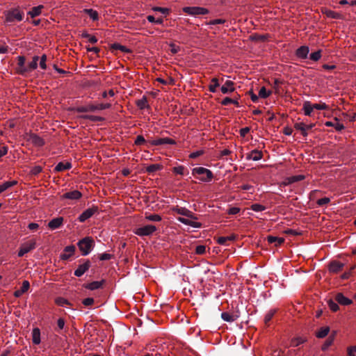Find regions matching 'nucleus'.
<instances>
[{
	"label": "nucleus",
	"instance_id": "nucleus-1",
	"mask_svg": "<svg viewBox=\"0 0 356 356\" xmlns=\"http://www.w3.org/2000/svg\"><path fill=\"white\" fill-rule=\"evenodd\" d=\"M4 22L10 26L17 22H22L24 18V12L22 7L17 6L6 10L4 13Z\"/></svg>",
	"mask_w": 356,
	"mask_h": 356
},
{
	"label": "nucleus",
	"instance_id": "nucleus-2",
	"mask_svg": "<svg viewBox=\"0 0 356 356\" xmlns=\"http://www.w3.org/2000/svg\"><path fill=\"white\" fill-rule=\"evenodd\" d=\"M192 175L201 181L209 182L213 178V172L205 168L197 167L192 170Z\"/></svg>",
	"mask_w": 356,
	"mask_h": 356
},
{
	"label": "nucleus",
	"instance_id": "nucleus-3",
	"mask_svg": "<svg viewBox=\"0 0 356 356\" xmlns=\"http://www.w3.org/2000/svg\"><path fill=\"white\" fill-rule=\"evenodd\" d=\"M77 245L83 256L89 254L95 246V241L92 237L86 236L81 239Z\"/></svg>",
	"mask_w": 356,
	"mask_h": 356
},
{
	"label": "nucleus",
	"instance_id": "nucleus-4",
	"mask_svg": "<svg viewBox=\"0 0 356 356\" xmlns=\"http://www.w3.org/2000/svg\"><path fill=\"white\" fill-rule=\"evenodd\" d=\"M183 11L191 16L204 15L209 13V10L202 7H184Z\"/></svg>",
	"mask_w": 356,
	"mask_h": 356
},
{
	"label": "nucleus",
	"instance_id": "nucleus-5",
	"mask_svg": "<svg viewBox=\"0 0 356 356\" xmlns=\"http://www.w3.org/2000/svg\"><path fill=\"white\" fill-rule=\"evenodd\" d=\"M157 230L156 226L152 225H147L143 227L137 228L134 233L140 236H151L154 232Z\"/></svg>",
	"mask_w": 356,
	"mask_h": 356
},
{
	"label": "nucleus",
	"instance_id": "nucleus-6",
	"mask_svg": "<svg viewBox=\"0 0 356 356\" xmlns=\"http://www.w3.org/2000/svg\"><path fill=\"white\" fill-rule=\"evenodd\" d=\"M172 211L179 215L188 217L193 220L198 219V218L194 213H193L191 211L188 210L185 207H179L177 206L176 207L173 208Z\"/></svg>",
	"mask_w": 356,
	"mask_h": 356
},
{
	"label": "nucleus",
	"instance_id": "nucleus-7",
	"mask_svg": "<svg viewBox=\"0 0 356 356\" xmlns=\"http://www.w3.org/2000/svg\"><path fill=\"white\" fill-rule=\"evenodd\" d=\"M98 211V207L97 206H92L85 210L78 218V220L81 222H85L86 220L92 217L95 213Z\"/></svg>",
	"mask_w": 356,
	"mask_h": 356
},
{
	"label": "nucleus",
	"instance_id": "nucleus-8",
	"mask_svg": "<svg viewBox=\"0 0 356 356\" xmlns=\"http://www.w3.org/2000/svg\"><path fill=\"white\" fill-rule=\"evenodd\" d=\"M90 266V261L88 259L85 260L84 263L78 266L77 269L74 270V275L76 277H81L86 271L88 270Z\"/></svg>",
	"mask_w": 356,
	"mask_h": 356
},
{
	"label": "nucleus",
	"instance_id": "nucleus-9",
	"mask_svg": "<svg viewBox=\"0 0 356 356\" xmlns=\"http://www.w3.org/2000/svg\"><path fill=\"white\" fill-rule=\"evenodd\" d=\"M343 267L344 264L339 261L334 260L330 261V264H328V270L331 273L337 274L341 272L343 270Z\"/></svg>",
	"mask_w": 356,
	"mask_h": 356
},
{
	"label": "nucleus",
	"instance_id": "nucleus-10",
	"mask_svg": "<svg viewBox=\"0 0 356 356\" xmlns=\"http://www.w3.org/2000/svg\"><path fill=\"white\" fill-rule=\"evenodd\" d=\"M35 241H31L28 243H25L22 245V247L19 248V250L18 252V257H22L25 254L29 252L32 250L35 249Z\"/></svg>",
	"mask_w": 356,
	"mask_h": 356
},
{
	"label": "nucleus",
	"instance_id": "nucleus-11",
	"mask_svg": "<svg viewBox=\"0 0 356 356\" xmlns=\"http://www.w3.org/2000/svg\"><path fill=\"white\" fill-rule=\"evenodd\" d=\"M27 140L37 147H42L44 145V140L35 134H31L28 136Z\"/></svg>",
	"mask_w": 356,
	"mask_h": 356
},
{
	"label": "nucleus",
	"instance_id": "nucleus-12",
	"mask_svg": "<svg viewBox=\"0 0 356 356\" xmlns=\"http://www.w3.org/2000/svg\"><path fill=\"white\" fill-rule=\"evenodd\" d=\"M81 197H82V193L77 190H74V191L67 192V193H64L60 197V198H61V200L69 199V200H77L80 199Z\"/></svg>",
	"mask_w": 356,
	"mask_h": 356
},
{
	"label": "nucleus",
	"instance_id": "nucleus-13",
	"mask_svg": "<svg viewBox=\"0 0 356 356\" xmlns=\"http://www.w3.org/2000/svg\"><path fill=\"white\" fill-rule=\"evenodd\" d=\"M75 250L76 248L73 245L66 246L63 250V253L60 254V259L63 260H68L70 257L74 254Z\"/></svg>",
	"mask_w": 356,
	"mask_h": 356
},
{
	"label": "nucleus",
	"instance_id": "nucleus-14",
	"mask_svg": "<svg viewBox=\"0 0 356 356\" xmlns=\"http://www.w3.org/2000/svg\"><path fill=\"white\" fill-rule=\"evenodd\" d=\"M17 72L19 74L24 75L26 73V69L24 65L26 58L23 56H19L17 57Z\"/></svg>",
	"mask_w": 356,
	"mask_h": 356
},
{
	"label": "nucleus",
	"instance_id": "nucleus-15",
	"mask_svg": "<svg viewBox=\"0 0 356 356\" xmlns=\"http://www.w3.org/2000/svg\"><path fill=\"white\" fill-rule=\"evenodd\" d=\"M105 284V280H102L101 281H94L88 284H84L83 287L85 289L94 291L100 288H102L104 284Z\"/></svg>",
	"mask_w": 356,
	"mask_h": 356
},
{
	"label": "nucleus",
	"instance_id": "nucleus-16",
	"mask_svg": "<svg viewBox=\"0 0 356 356\" xmlns=\"http://www.w3.org/2000/svg\"><path fill=\"white\" fill-rule=\"evenodd\" d=\"M150 143L152 145H162L165 144L175 145L176 144V142L173 139L169 138H163L152 140Z\"/></svg>",
	"mask_w": 356,
	"mask_h": 356
},
{
	"label": "nucleus",
	"instance_id": "nucleus-17",
	"mask_svg": "<svg viewBox=\"0 0 356 356\" xmlns=\"http://www.w3.org/2000/svg\"><path fill=\"white\" fill-rule=\"evenodd\" d=\"M30 287L29 282L27 280H24L22 282V286L21 288L18 290H16L14 292V296L15 298H19L21 297L24 293H26Z\"/></svg>",
	"mask_w": 356,
	"mask_h": 356
},
{
	"label": "nucleus",
	"instance_id": "nucleus-18",
	"mask_svg": "<svg viewBox=\"0 0 356 356\" xmlns=\"http://www.w3.org/2000/svg\"><path fill=\"white\" fill-rule=\"evenodd\" d=\"M44 6L39 5L38 6L33 7L29 11L27 12V15L30 16L31 18L33 19L41 15Z\"/></svg>",
	"mask_w": 356,
	"mask_h": 356
},
{
	"label": "nucleus",
	"instance_id": "nucleus-19",
	"mask_svg": "<svg viewBox=\"0 0 356 356\" xmlns=\"http://www.w3.org/2000/svg\"><path fill=\"white\" fill-rule=\"evenodd\" d=\"M309 52V47L303 45V46H301L300 47H299L296 50V56H298L300 58L305 59L307 58Z\"/></svg>",
	"mask_w": 356,
	"mask_h": 356
},
{
	"label": "nucleus",
	"instance_id": "nucleus-20",
	"mask_svg": "<svg viewBox=\"0 0 356 356\" xmlns=\"http://www.w3.org/2000/svg\"><path fill=\"white\" fill-rule=\"evenodd\" d=\"M335 301L341 305H349L353 303V300L345 297L342 293H337L335 296Z\"/></svg>",
	"mask_w": 356,
	"mask_h": 356
},
{
	"label": "nucleus",
	"instance_id": "nucleus-21",
	"mask_svg": "<svg viewBox=\"0 0 356 356\" xmlns=\"http://www.w3.org/2000/svg\"><path fill=\"white\" fill-rule=\"evenodd\" d=\"M234 82L232 81H226L225 84L220 88V90L223 94H227L234 91Z\"/></svg>",
	"mask_w": 356,
	"mask_h": 356
},
{
	"label": "nucleus",
	"instance_id": "nucleus-22",
	"mask_svg": "<svg viewBox=\"0 0 356 356\" xmlns=\"http://www.w3.org/2000/svg\"><path fill=\"white\" fill-rule=\"evenodd\" d=\"M63 222V217H58L52 219L48 224V227L51 229H56L59 228L62 225Z\"/></svg>",
	"mask_w": 356,
	"mask_h": 356
},
{
	"label": "nucleus",
	"instance_id": "nucleus-23",
	"mask_svg": "<svg viewBox=\"0 0 356 356\" xmlns=\"http://www.w3.org/2000/svg\"><path fill=\"white\" fill-rule=\"evenodd\" d=\"M263 154L261 151L254 149L247 155L248 160L259 161L261 159Z\"/></svg>",
	"mask_w": 356,
	"mask_h": 356
},
{
	"label": "nucleus",
	"instance_id": "nucleus-24",
	"mask_svg": "<svg viewBox=\"0 0 356 356\" xmlns=\"http://www.w3.org/2000/svg\"><path fill=\"white\" fill-rule=\"evenodd\" d=\"M178 220L184 225H190L195 228H200L202 227V224L200 222H194L185 218H178Z\"/></svg>",
	"mask_w": 356,
	"mask_h": 356
},
{
	"label": "nucleus",
	"instance_id": "nucleus-25",
	"mask_svg": "<svg viewBox=\"0 0 356 356\" xmlns=\"http://www.w3.org/2000/svg\"><path fill=\"white\" fill-rule=\"evenodd\" d=\"M163 168V165L161 164H152L145 168V172L149 175H153L158 170H161Z\"/></svg>",
	"mask_w": 356,
	"mask_h": 356
},
{
	"label": "nucleus",
	"instance_id": "nucleus-26",
	"mask_svg": "<svg viewBox=\"0 0 356 356\" xmlns=\"http://www.w3.org/2000/svg\"><path fill=\"white\" fill-rule=\"evenodd\" d=\"M238 316L236 314H229L228 312H222L221 318L223 321L227 322H234L238 318Z\"/></svg>",
	"mask_w": 356,
	"mask_h": 356
},
{
	"label": "nucleus",
	"instance_id": "nucleus-27",
	"mask_svg": "<svg viewBox=\"0 0 356 356\" xmlns=\"http://www.w3.org/2000/svg\"><path fill=\"white\" fill-rule=\"evenodd\" d=\"M72 168V164L69 162H67L66 163H64L63 162L58 163L55 168L54 171L56 172H62L66 170H69Z\"/></svg>",
	"mask_w": 356,
	"mask_h": 356
},
{
	"label": "nucleus",
	"instance_id": "nucleus-28",
	"mask_svg": "<svg viewBox=\"0 0 356 356\" xmlns=\"http://www.w3.org/2000/svg\"><path fill=\"white\" fill-rule=\"evenodd\" d=\"M39 60V56H34L33 57V60L29 63L28 66L26 67V73L31 72L34 70H35L38 67V62Z\"/></svg>",
	"mask_w": 356,
	"mask_h": 356
},
{
	"label": "nucleus",
	"instance_id": "nucleus-29",
	"mask_svg": "<svg viewBox=\"0 0 356 356\" xmlns=\"http://www.w3.org/2000/svg\"><path fill=\"white\" fill-rule=\"evenodd\" d=\"M32 340L34 344L40 343V330L38 327L33 328L32 331Z\"/></svg>",
	"mask_w": 356,
	"mask_h": 356
},
{
	"label": "nucleus",
	"instance_id": "nucleus-30",
	"mask_svg": "<svg viewBox=\"0 0 356 356\" xmlns=\"http://www.w3.org/2000/svg\"><path fill=\"white\" fill-rule=\"evenodd\" d=\"M322 12L325 14L327 17L332 19H341V15L339 13H335L331 10H328L327 8H323Z\"/></svg>",
	"mask_w": 356,
	"mask_h": 356
},
{
	"label": "nucleus",
	"instance_id": "nucleus-31",
	"mask_svg": "<svg viewBox=\"0 0 356 356\" xmlns=\"http://www.w3.org/2000/svg\"><path fill=\"white\" fill-rule=\"evenodd\" d=\"M267 240L269 243H274L276 246L280 245L284 242V238L273 236H268Z\"/></svg>",
	"mask_w": 356,
	"mask_h": 356
},
{
	"label": "nucleus",
	"instance_id": "nucleus-32",
	"mask_svg": "<svg viewBox=\"0 0 356 356\" xmlns=\"http://www.w3.org/2000/svg\"><path fill=\"white\" fill-rule=\"evenodd\" d=\"M294 128L300 131L304 137L308 136V132L306 131V124L303 122H298L294 124Z\"/></svg>",
	"mask_w": 356,
	"mask_h": 356
},
{
	"label": "nucleus",
	"instance_id": "nucleus-33",
	"mask_svg": "<svg viewBox=\"0 0 356 356\" xmlns=\"http://www.w3.org/2000/svg\"><path fill=\"white\" fill-rule=\"evenodd\" d=\"M17 184V181L15 180L4 182L1 185H0V193L5 191L8 188L16 185Z\"/></svg>",
	"mask_w": 356,
	"mask_h": 356
},
{
	"label": "nucleus",
	"instance_id": "nucleus-34",
	"mask_svg": "<svg viewBox=\"0 0 356 356\" xmlns=\"http://www.w3.org/2000/svg\"><path fill=\"white\" fill-rule=\"evenodd\" d=\"M112 50H120L122 52L130 53L131 50L127 48L125 46L121 45L119 43H113L111 46Z\"/></svg>",
	"mask_w": 356,
	"mask_h": 356
},
{
	"label": "nucleus",
	"instance_id": "nucleus-35",
	"mask_svg": "<svg viewBox=\"0 0 356 356\" xmlns=\"http://www.w3.org/2000/svg\"><path fill=\"white\" fill-rule=\"evenodd\" d=\"M211 83L209 86V91L211 92H216V88L220 86L219 79L214 77L211 81Z\"/></svg>",
	"mask_w": 356,
	"mask_h": 356
},
{
	"label": "nucleus",
	"instance_id": "nucleus-36",
	"mask_svg": "<svg viewBox=\"0 0 356 356\" xmlns=\"http://www.w3.org/2000/svg\"><path fill=\"white\" fill-rule=\"evenodd\" d=\"M303 110L306 115L310 116L314 110L313 105L309 102H305L303 104Z\"/></svg>",
	"mask_w": 356,
	"mask_h": 356
},
{
	"label": "nucleus",
	"instance_id": "nucleus-37",
	"mask_svg": "<svg viewBox=\"0 0 356 356\" xmlns=\"http://www.w3.org/2000/svg\"><path fill=\"white\" fill-rule=\"evenodd\" d=\"M136 105L140 109H144L149 107L147 98L145 96H143L140 99L137 100Z\"/></svg>",
	"mask_w": 356,
	"mask_h": 356
},
{
	"label": "nucleus",
	"instance_id": "nucleus-38",
	"mask_svg": "<svg viewBox=\"0 0 356 356\" xmlns=\"http://www.w3.org/2000/svg\"><path fill=\"white\" fill-rule=\"evenodd\" d=\"M172 172L174 173H176V174H178V175H184L186 174H187V175L188 174V171L183 165H179V166H177V167H174L172 168Z\"/></svg>",
	"mask_w": 356,
	"mask_h": 356
},
{
	"label": "nucleus",
	"instance_id": "nucleus-39",
	"mask_svg": "<svg viewBox=\"0 0 356 356\" xmlns=\"http://www.w3.org/2000/svg\"><path fill=\"white\" fill-rule=\"evenodd\" d=\"M330 332V327H321L318 332L316 333V337L318 338H324Z\"/></svg>",
	"mask_w": 356,
	"mask_h": 356
},
{
	"label": "nucleus",
	"instance_id": "nucleus-40",
	"mask_svg": "<svg viewBox=\"0 0 356 356\" xmlns=\"http://www.w3.org/2000/svg\"><path fill=\"white\" fill-rule=\"evenodd\" d=\"M84 12L87 13L93 21L99 19V15L96 10L92 9H85Z\"/></svg>",
	"mask_w": 356,
	"mask_h": 356
},
{
	"label": "nucleus",
	"instance_id": "nucleus-41",
	"mask_svg": "<svg viewBox=\"0 0 356 356\" xmlns=\"http://www.w3.org/2000/svg\"><path fill=\"white\" fill-rule=\"evenodd\" d=\"M305 341H306V339H305V338L296 337L291 340V346L296 347V346H298L299 345L303 343Z\"/></svg>",
	"mask_w": 356,
	"mask_h": 356
},
{
	"label": "nucleus",
	"instance_id": "nucleus-42",
	"mask_svg": "<svg viewBox=\"0 0 356 356\" xmlns=\"http://www.w3.org/2000/svg\"><path fill=\"white\" fill-rule=\"evenodd\" d=\"M275 312H276L275 309H271L265 315L264 323L266 325H268V323L271 321V319L273 318Z\"/></svg>",
	"mask_w": 356,
	"mask_h": 356
},
{
	"label": "nucleus",
	"instance_id": "nucleus-43",
	"mask_svg": "<svg viewBox=\"0 0 356 356\" xmlns=\"http://www.w3.org/2000/svg\"><path fill=\"white\" fill-rule=\"evenodd\" d=\"M271 94V91L267 90L265 87H262L259 92V97L261 98H267Z\"/></svg>",
	"mask_w": 356,
	"mask_h": 356
},
{
	"label": "nucleus",
	"instance_id": "nucleus-44",
	"mask_svg": "<svg viewBox=\"0 0 356 356\" xmlns=\"http://www.w3.org/2000/svg\"><path fill=\"white\" fill-rule=\"evenodd\" d=\"M145 218L148 220L154 221V222H159L162 219L161 216H159L158 214H149V215L146 214Z\"/></svg>",
	"mask_w": 356,
	"mask_h": 356
},
{
	"label": "nucleus",
	"instance_id": "nucleus-45",
	"mask_svg": "<svg viewBox=\"0 0 356 356\" xmlns=\"http://www.w3.org/2000/svg\"><path fill=\"white\" fill-rule=\"evenodd\" d=\"M90 106L94 107V111L96 110H104L109 108L111 106V104L110 103L107 104H99L97 105H90Z\"/></svg>",
	"mask_w": 356,
	"mask_h": 356
},
{
	"label": "nucleus",
	"instance_id": "nucleus-46",
	"mask_svg": "<svg viewBox=\"0 0 356 356\" xmlns=\"http://www.w3.org/2000/svg\"><path fill=\"white\" fill-rule=\"evenodd\" d=\"M333 341L334 336H330L323 343L322 350L324 351L326 350L332 344Z\"/></svg>",
	"mask_w": 356,
	"mask_h": 356
},
{
	"label": "nucleus",
	"instance_id": "nucleus-47",
	"mask_svg": "<svg viewBox=\"0 0 356 356\" xmlns=\"http://www.w3.org/2000/svg\"><path fill=\"white\" fill-rule=\"evenodd\" d=\"M56 303L60 307L70 305V302L67 299L62 297L57 298L56 299Z\"/></svg>",
	"mask_w": 356,
	"mask_h": 356
},
{
	"label": "nucleus",
	"instance_id": "nucleus-48",
	"mask_svg": "<svg viewBox=\"0 0 356 356\" xmlns=\"http://www.w3.org/2000/svg\"><path fill=\"white\" fill-rule=\"evenodd\" d=\"M83 118L86 120H90L92 122H101L104 120V118H102V117L96 116V115H84V116H83Z\"/></svg>",
	"mask_w": 356,
	"mask_h": 356
},
{
	"label": "nucleus",
	"instance_id": "nucleus-49",
	"mask_svg": "<svg viewBox=\"0 0 356 356\" xmlns=\"http://www.w3.org/2000/svg\"><path fill=\"white\" fill-rule=\"evenodd\" d=\"M147 19L151 23H155L157 24H162L163 23V19L162 18H158L156 19L153 15H148Z\"/></svg>",
	"mask_w": 356,
	"mask_h": 356
},
{
	"label": "nucleus",
	"instance_id": "nucleus-50",
	"mask_svg": "<svg viewBox=\"0 0 356 356\" xmlns=\"http://www.w3.org/2000/svg\"><path fill=\"white\" fill-rule=\"evenodd\" d=\"M321 57V50L312 53L309 56L311 60L318 61Z\"/></svg>",
	"mask_w": 356,
	"mask_h": 356
},
{
	"label": "nucleus",
	"instance_id": "nucleus-51",
	"mask_svg": "<svg viewBox=\"0 0 356 356\" xmlns=\"http://www.w3.org/2000/svg\"><path fill=\"white\" fill-rule=\"evenodd\" d=\"M327 304L332 312H337L339 309L338 304L332 300H329Z\"/></svg>",
	"mask_w": 356,
	"mask_h": 356
},
{
	"label": "nucleus",
	"instance_id": "nucleus-52",
	"mask_svg": "<svg viewBox=\"0 0 356 356\" xmlns=\"http://www.w3.org/2000/svg\"><path fill=\"white\" fill-rule=\"evenodd\" d=\"M251 209L254 211L259 212L266 209V207L259 204H253L251 206Z\"/></svg>",
	"mask_w": 356,
	"mask_h": 356
},
{
	"label": "nucleus",
	"instance_id": "nucleus-53",
	"mask_svg": "<svg viewBox=\"0 0 356 356\" xmlns=\"http://www.w3.org/2000/svg\"><path fill=\"white\" fill-rule=\"evenodd\" d=\"M217 242L221 245H228L229 238L226 236H220L217 238Z\"/></svg>",
	"mask_w": 356,
	"mask_h": 356
},
{
	"label": "nucleus",
	"instance_id": "nucleus-54",
	"mask_svg": "<svg viewBox=\"0 0 356 356\" xmlns=\"http://www.w3.org/2000/svg\"><path fill=\"white\" fill-rule=\"evenodd\" d=\"M304 179H305L304 175H299L292 176L291 177L289 178V180L290 183H293V182L302 181Z\"/></svg>",
	"mask_w": 356,
	"mask_h": 356
},
{
	"label": "nucleus",
	"instance_id": "nucleus-55",
	"mask_svg": "<svg viewBox=\"0 0 356 356\" xmlns=\"http://www.w3.org/2000/svg\"><path fill=\"white\" fill-rule=\"evenodd\" d=\"M312 105H313L314 109L315 108L317 110H326L328 108V106L326 105V104H325V103L314 104Z\"/></svg>",
	"mask_w": 356,
	"mask_h": 356
},
{
	"label": "nucleus",
	"instance_id": "nucleus-56",
	"mask_svg": "<svg viewBox=\"0 0 356 356\" xmlns=\"http://www.w3.org/2000/svg\"><path fill=\"white\" fill-rule=\"evenodd\" d=\"M146 143L145 139L141 135H138L135 140V145H142Z\"/></svg>",
	"mask_w": 356,
	"mask_h": 356
},
{
	"label": "nucleus",
	"instance_id": "nucleus-57",
	"mask_svg": "<svg viewBox=\"0 0 356 356\" xmlns=\"http://www.w3.org/2000/svg\"><path fill=\"white\" fill-rule=\"evenodd\" d=\"M206 252V247L203 245H197L195 248V253L197 254H203Z\"/></svg>",
	"mask_w": 356,
	"mask_h": 356
},
{
	"label": "nucleus",
	"instance_id": "nucleus-58",
	"mask_svg": "<svg viewBox=\"0 0 356 356\" xmlns=\"http://www.w3.org/2000/svg\"><path fill=\"white\" fill-rule=\"evenodd\" d=\"M330 200L329 197H325L317 200L318 206H324L330 202Z\"/></svg>",
	"mask_w": 356,
	"mask_h": 356
},
{
	"label": "nucleus",
	"instance_id": "nucleus-59",
	"mask_svg": "<svg viewBox=\"0 0 356 356\" xmlns=\"http://www.w3.org/2000/svg\"><path fill=\"white\" fill-rule=\"evenodd\" d=\"M46 60H47V56L45 54H43L41 56L40 61V67L42 70H45L47 68Z\"/></svg>",
	"mask_w": 356,
	"mask_h": 356
},
{
	"label": "nucleus",
	"instance_id": "nucleus-60",
	"mask_svg": "<svg viewBox=\"0 0 356 356\" xmlns=\"http://www.w3.org/2000/svg\"><path fill=\"white\" fill-rule=\"evenodd\" d=\"M42 170V168L41 166L40 165H36V166H34L31 170V173L33 175H38L39 173H40Z\"/></svg>",
	"mask_w": 356,
	"mask_h": 356
},
{
	"label": "nucleus",
	"instance_id": "nucleus-61",
	"mask_svg": "<svg viewBox=\"0 0 356 356\" xmlns=\"http://www.w3.org/2000/svg\"><path fill=\"white\" fill-rule=\"evenodd\" d=\"M113 257V256L112 254L105 252V253L101 254L99 256V259L101 261H106V260L111 259Z\"/></svg>",
	"mask_w": 356,
	"mask_h": 356
},
{
	"label": "nucleus",
	"instance_id": "nucleus-62",
	"mask_svg": "<svg viewBox=\"0 0 356 356\" xmlns=\"http://www.w3.org/2000/svg\"><path fill=\"white\" fill-rule=\"evenodd\" d=\"M240 211V209L236 207H231L227 210L229 215H236Z\"/></svg>",
	"mask_w": 356,
	"mask_h": 356
},
{
	"label": "nucleus",
	"instance_id": "nucleus-63",
	"mask_svg": "<svg viewBox=\"0 0 356 356\" xmlns=\"http://www.w3.org/2000/svg\"><path fill=\"white\" fill-rule=\"evenodd\" d=\"M204 154V151L203 150H198V151H196V152H192L189 157L191 159H195V158H197L199 156H200L201 155H202Z\"/></svg>",
	"mask_w": 356,
	"mask_h": 356
},
{
	"label": "nucleus",
	"instance_id": "nucleus-64",
	"mask_svg": "<svg viewBox=\"0 0 356 356\" xmlns=\"http://www.w3.org/2000/svg\"><path fill=\"white\" fill-rule=\"evenodd\" d=\"M170 51L172 54H177L179 49H180V47L173 43H171L170 44Z\"/></svg>",
	"mask_w": 356,
	"mask_h": 356
}]
</instances>
